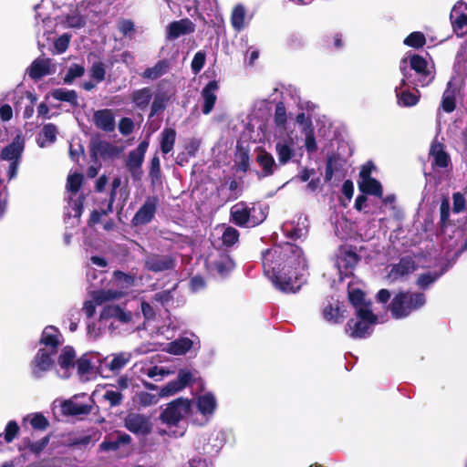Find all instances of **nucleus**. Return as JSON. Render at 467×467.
Here are the masks:
<instances>
[{"mask_svg": "<svg viewBox=\"0 0 467 467\" xmlns=\"http://www.w3.org/2000/svg\"><path fill=\"white\" fill-rule=\"evenodd\" d=\"M136 397L137 401L139 402L140 405L143 407H148L156 404L159 401V398L161 396H159V394H151L147 391H140L137 393Z\"/></svg>", "mask_w": 467, "mask_h": 467, "instance_id": "bf43d9fd", "label": "nucleus"}, {"mask_svg": "<svg viewBox=\"0 0 467 467\" xmlns=\"http://www.w3.org/2000/svg\"><path fill=\"white\" fill-rule=\"evenodd\" d=\"M442 275V273H423L420 274L416 281L417 285L421 289L428 288L431 284H433L439 277Z\"/></svg>", "mask_w": 467, "mask_h": 467, "instance_id": "3c124183", "label": "nucleus"}, {"mask_svg": "<svg viewBox=\"0 0 467 467\" xmlns=\"http://www.w3.org/2000/svg\"><path fill=\"white\" fill-rule=\"evenodd\" d=\"M416 268V263L411 256H403L398 264L392 265L390 275L397 279L413 273Z\"/></svg>", "mask_w": 467, "mask_h": 467, "instance_id": "5701e85b", "label": "nucleus"}, {"mask_svg": "<svg viewBox=\"0 0 467 467\" xmlns=\"http://www.w3.org/2000/svg\"><path fill=\"white\" fill-rule=\"evenodd\" d=\"M349 302L356 307L368 306L370 308V304L365 301V293L359 288H354L348 292Z\"/></svg>", "mask_w": 467, "mask_h": 467, "instance_id": "09e8293b", "label": "nucleus"}, {"mask_svg": "<svg viewBox=\"0 0 467 467\" xmlns=\"http://www.w3.org/2000/svg\"><path fill=\"white\" fill-rule=\"evenodd\" d=\"M57 353L47 348H39L30 362V368L32 375L38 379L43 376L44 373L50 370L54 365L52 358Z\"/></svg>", "mask_w": 467, "mask_h": 467, "instance_id": "39448f33", "label": "nucleus"}, {"mask_svg": "<svg viewBox=\"0 0 467 467\" xmlns=\"http://www.w3.org/2000/svg\"><path fill=\"white\" fill-rule=\"evenodd\" d=\"M171 99V95H169L165 91H159L155 94L153 101L150 105V112L149 115V119L153 118L155 115H158L163 112L167 107L168 102Z\"/></svg>", "mask_w": 467, "mask_h": 467, "instance_id": "2f4dec72", "label": "nucleus"}, {"mask_svg": "<svg viewBox=\"0 0 467 467\" xmlns=\"http://www.w3.org/2000/svg\"><path fill=\"white\" fill-rule=\"evenodd\" d=\"M246 10L241 4L236 5L231 14V25L234 31L241 32L245 27Z\"/></svg>", "mask_w": 467, "mask_h": 467, "instance_id": "473e14b6", "label": "nucleus"}, {"mask_svg": "<svg viewBox=\"0 0 467 467\" xmlns=\"http://www.w3.org/2000/svg\"><path fill=\"white\" fill-rule=\"evenodd\" d=\"M118 29L123 36H131L135 33L134 22L130 19H121L118 23Z\"/></svg>", "mask_w": 467, "mask_h": 467, "instance_id": "0e129e2a", "label": "nucleus"}, {"mask_svg": "<svg viewBox=\"0 0 467 467\" xmlns=\"http://www.w3.org/2000/svg\"><path fill=\"white\" fill-rule=\"evenodd\" d=\"M257 150L258 153L255 157V161L262 168V171L257 172V176L259 178L272 176L276 167L274 157L262 147H258Z\"/></svg>", "mask_w": 467, "mask_h": 467, "instance_id": "4468645a", "label": "nucleus"}, {"mask_svg": "<svg viewBox=\"0 0 467 467\" xmlns=\"http://www.w3.org/2000/svg\"><path fill=\"white\" fill-rule=\"evenodd\" d=\"M77 365L78 373L79 375H87L92 372L93 366L88 354L82 355L75 363Z\"/></svg>", "mask_w": 467, "mask_h": 467, "instance_id": "4d7b16f0", "label": "nucleus"}, {"mask_svg": "<svg viewBox=\"0 0 467 467\" xmlns=\"http://www.w3.org/2000/svg\"><path fill=\"white\" fill-rule=\"evenodd\" d=\"M85 74V67L79 64H72L64 77L66 84H71L78 78H81Z\"/></svg>", "mask_w": 467, "mask_h": 467, "instance_id": "8fccbe9b", "label": "nucleus"}, {"mask_svg": "<svg viewBox=\"0 0 467 467\" xmlns=\"http://www.w3.org/2000/svg\"><path fill=\"white\" fill-rule=\"evenodd\" d=\"M280 262L281 260L278 259L275 247L262 252V265L266 275H272L274 276L277 273L276 268L281 265Z\"/></svg>", "mask_w": 467, "mask_h": 467, "instance_id": "4be33fe9", "label": "nucleus"}, {"mask_svg": "<svg viewBox=\"0 0 467 467\" xmlns=\"http://www.w3.org/2000/svg\"><path fill=\"white\" fill-rule=\"evenodd\" d=\"M219 89V84L216 80L209 81L202 90V98L203 99V105L202 111L203 114H210L216 103V94L215 92Z\"/></svg>", "mask_w": 467, "mask_h": 467, "instance_id": "a211bd4d", "label": "nucleus"}, {"mask_svg": "<svg viewBox=\"0 0 467 467\" xmlns=\"http://www.w3.org/2000/svg\"><path fill=\"white\" fill-rule=\"evenodd\" d=\"M159 205V197L156 195L148 196L144 203L134 214L131 223L133 226L146 225L152 221Z\"/></svg>", "mask_w": 467, "mask_h": 467, "instance_id": "423d86ee", "label": "nucleus"}, {"mask_svg": "<svg viewBox=\"0 0 467 467\" xmlns=\"http://www.w3.org/2000/svg\"><path fill=\"white\" fill-rule=\"evenodd\" d=\"M24 149V140L17 137L1 150L0 159L10 161L7 171V177L9 181L16 177Z\"/></svg>", "mask_w": 467, "mask_h": 467, "instance_id": "20e7f679", "label": "nucleus"}, {"mask_svg": "<svg viewBox=\"0 0 467 467\" xmlns=\"http://www.w3.org/2000/svg\"><path fill=\"white\" fill-rule=\"evenodd\" d=\"M357 318H350L346 325V332L353 338H363L369 335L370 327L378 321V317L368 306L359 307L356 311Z\"/></svg>", "mask_w": 467, "mask_h": 467, "instance_id": "7ed1b4c3", "label": "nucleus"}, {"mask_svg": "<svg viewBox=\"0 0 467 467\" xmlns=\"http://www.w3.org/2000/svg\"><path fill=\"white\" fill-rule=\"evenodd\" d=\"M90 77L97 81L102 82L106 76V67L102 61L94 62L90 67Z\"/></svg>", "mask_w": 467, "mask_h": 467, "instance_id": "6e6d98bb", "label": "nucleus"}, {"mask_svg": "<svg viewBox=\"0 0 467 467\" xmlns=\"http://www.w3.org/2000/svg\"><path fill=\"white\" fill-rule=\"evenodd\" d=\"M305 147L309 153H314L317 150V144L315 138L314 129L310 126L306 129Z\"/></svg>", "mask_w": 467, "mask_h": 467, "instance_id": "e2e57ef3", "label": "nucleus"}, {"mask_svg": "<svg viewBox=\"0 0 467 467\" xmlns=\"http://www.w3.org/2000/svg\"><path fill=\"white\" fill-rule=\"evenodd\" d=\"M451 26L453 31L460 36H463L464 34H467V29L464 31V27L467 26V15L466 14H461L459 15L454 20L452 13L451 14Z\"/></svg>", "mask_w": 467, "mask_h": 467, "instance_id": "603ef678", "label": "nucleus"}, {"mask_svg": "<svg viewBox=\"0 0 467 467\" xmlns=\"http://www.w3.org/2000/svg\"><path fill=\"white\" fill-rule=\"evenodd\" d=\"M176 130L172 128H165L161 133V150L163 154L171 152L174 147Z\"/></svg>", "mask_w": 467, "mask_h": 467, "instance_id": "f704fd0d", "label": "nucleus"}, {"mask_svg": "<svg viewBox=\"0 0 467 467\" xmlns=\"http://www.w3.org/2000/svg\"><path fill=\"white\" fill-rule=\"evenodd\" d=\"M84 176L82 173L75 172L69 174L67 179V191L71 194H77L83 183Z\"/></svg>", "mask_w": 467, "mask_h": 467, "instance_id": "49530a36", "label": "nucleus"}, {"mask_svg": "<svg viewBox=\"0 0 467 467\" xmlns=\"http://www.w3.org/2000/svg\"><path fill=\"white\" fill-rule=\"evenodd\" d=\"M240 234L238 230L232 226H228L222 236L223 244L226 246H232L239 240Z\"/></svg>", "mask_w": 467, "mask_h": 467, "instance_id": "13d9d810", "label": "nucleus"}, {"mask_svg": "<svg viewBox=\"0 0 467 467\" xmlns=\"http://www.w3.org/2000/svg\"><path fill=\"white\" fill-rule=\"evenodd\" d=\"M118 154L116 146L106 140H98L92 142L90 145V157L92 160L97 161L98 156L103 159L111 158Z\"/></svg>", "mask_w": 467, "mask_h": 467, "instance_id": "aec40b11", "label": "nucleus"}, {"mask_svg": "<svg viewBox=\"0 0 467 467\" xmlns=\"http://www.w3.org/2000/svg\"><path fill=\"white\" fill-rule=\"evenodd\" d=\"M93 122L98 129L105 132H112L116 128L114 114L112 110L109 109L95 111L93 114Z\"/></svg>", "mask_w": 467, "mask_h": 467, "instance_id": "2eb2a0df", "label": "nucleus"}, {"mask_svg": "<svg viewBox=\"0 0 467 467\" xmlns=\"http://www.w3.org/2000/svg\"><path fill=\"white\" fill-rule=\"evenodd\" d=\"M452 212L454 213H460L463 212L466 209V200L464 195L460 192H456L452 194Z\"/></svg>", "mask_w": 467, "mask_h": 467, "instance_id": "338daca9", "label": "nucleus"}, {"mask_svg": "<svg viewBox=\"0 0 467 467\" xmlns=\"http://www.w3.org/2000/svg\"><path fill=\"white\" fill-rule=\"evenodd\" d=\"M274 120L277 127H284L287 121L286 109L283 102L276 104Z\"/></svg>", "mask_w": 467, "mask_h": 467, "instance_id": "052dcab7", "label": "nucleus"}, {"mask_svg": "<svg viewBox=\"0 0 467 467\" xmlns=\"http://www.w3.org/2000/svg\"><path fill=\"white\" fill-rule=\"evenodd\" d=\"M358 190L368 195H373L379 198L383 197V188L381 183L375 178H370L363 181H358Z\"/></svg>", "mask_w": 467, "mask_h": 467, "instance_id": "c756f323", "label": "nucleus"}, {"mask_svg": "<svg viewBox=\"0 0 467 467\" xmlns=\"http://www.w3.org/2000/svg\"><path fill=\"white\" fill-rule=\"evenodd\" d=\"M217 402L213 393H205L197 399L199 411L206 417L212 416L216 410Z\"/></svg>", "mask_w": 467, "mask_h": 467, "instance_id": "c85d7f7f", "label": "nucleus"}, {"mask_svg": "<svg viewBox=\"0 0 467 467\" xmlns=\"http://www.w3.org/2000/svg\"><path fill=\"white\" fill-rule=\"evenodd\" d=\"M205 59L206 55L203 51H198L195 53L191 63L192 71L194 74H198L202 69L205 64Z\"/></svg>", "mask_w": 467, "mask_h": 467, "instance_id": "774afa93", "label": "nucleus"}, {"mask_svg": "<svg viewBox=\"0 0 467 467\" xmlns=\"http://www.w3.org/2000/svg\"><path fill=\"white\" fill-rule=\"evenodd\" d=\"M103 398L109 401L111 407L119 406L123 401V395L121 392L112 389L106 390Z\"/></svg>", "mask_w": 467, "mask_h": 467, "instance_id": "69168bd1", "label": "nucleus"}, {"mask_svg": "<svg viewBox=\"0 0 467 467\" xmlns=\"http://www.w3.org/2000/svg\"><path fill=\"white\" fill-rule=\"evenodd\" d=\"M275 151L281 165L286 164L295 156L294 149L285 141L276 142Z\"/></svg>", "mask_w": 467, "mask_h": 467, "instance_id": "79ce46f5", "label": "nucleus"}, {"mask_svg": "<svg viewBox=\"0 0 467 467\" xmlns=\"http://www.w3.org/2000/svg\"><path fill=\"white\" fill-rule=\"evenodd\" d=\"M192 344L189 337H180L168 344V352L172 355H184L192 348Z\"/></svg>", "mask_w": 467, "mask_h": 467, "instance_id": "72a5a7b5", "label": "nucleus"}, {"mask_svg": "<svg viewBox=\"0 0 467 467\" xmlns=\"http://www.w3.org/2000/svg\"><path fill=\"white\" fill-rule=\"evenodd\" d=\"M195 31V24L189 18L171 22L166 28V38L175 40L182 36L192 34Z\"/></svg>", "mask_w": 467, "mask_h": 467, "instance_id": "f8f14e48", "label": "nucleus"}, {"mask_svg": "<svg viewBox=\"0 0 467 467\" xmlns=\"http://www.w3.org/2000/svg\"><path fill=\"white\" fill-rule=\"evenodd\" d=\"M191 409L192 402L189 399L177 398L168 403L159 416L166 429L160 431L159 433L182 438L185 434L187 425L184 417L190 413Z\"/></svg>", "mask_w": 467, "mask_h": 467, "instance_id": "f257e3e1", "label": "nucleus"}, {"mask_svg": "<svg viewBox=\"0 0 467 467\" xmlns=\"http://www.w3.org/2000/svg\"><path fill=\"white\" fill-rule=\"evenodd\" d=\"M395 91L399 104L403 107L415 106L420 100V96L410 92V90L399 91V88H396Z\"/></svg>", "mask_w": 467, "mask_h": 467, "instance_id": "c03bdc74", "label": "nucleus"}, {"mask_svg": "<svg viewBox=\"0 0 467 467\" xmlns=\"http://www.w3.org/2000/svg\"><path fill=\"white\" fill-rule=\"evenodd\" d=\"M169 68V62L166 59L159 60L154 67L146 68L142 73V78L148 79H157L166 74Z\"/></svg>", "mask_w": 467, "mask_h": 467, "instance_id": "58836bf2", "label": "nucleus"}, {"mask_svg": "<svg viewBox=\"0 0 467 467\" xmlns=\"http://www.w3.org/2000/svg\"><path fill=\"white\" fill-rule=\"evenodd\" d=\"M346 162V160L338 153L328 155L326 161L325 182H330L334 176H337L338 179L344 178Z\"/></svg>", "mask_w": 467, "mask_h": 467, "instance_id": "9b49d317", "label": "nucleus"}, {"mask_svg": "<svg viewBox=\"0 0 467 467\" xmlns=\"http://www.w3.org/2000/svg\"><path fill=\"white\" fill-rule=\"evenodd\" d=\"M403 43L408 47L419 49L425 46L426 37L422 32L415 31L408 35Z\"/></svg>", "mask_w": 467, "mask_h": 467, "instance_id": "a18cd8bd", "label": "nucleus"}, {"mask_svg": "<svg viewBox=\"0 0 467 467\" xmlns=\"http://www.w3.org/2000/svg\"><path fill=\"white\" fill-rule=\"evenodd\" d=\"M90 409L91 407L89 405L74 402L71 400H67L61 404V412L67 416L88 414Z\"/></svg>", "mask_w": 467, "mask_h": 467, "instance_id": "7c9ffc66", "label": "nucleus"}, {"mask_svg": "<svg viewBox=\"0 0 467 467\" xmlns=\"http://www.w3.org/2000/svg\"><path fill=\"white\" fill-rule=\"evenodd\" d=\"M149 178L151 186L155 187L156 185L161 184V162L157 153L150 160L149 166Z\"/></svg>", "mask_w": 467, "mask_h": 467, "instance_id": "a19ab883", "label": "nucleus"}, {"mask_svg": "<svg viewBox=\"0 0 467 467\" xmlns=\"http://www.w3.org/2000/svg\"><path fill=\"white\" fill-rule=\"evenodd\" d=\"M250 214H251V226H256L262 223L267 216V213L265 212V208H264L261 204L253 203L252 207H250Z\"/></svg>", "mask_w": 467, "mask_h": 467, "instance_id": "de8ad7c7", "label": "nucleus"}, {"mask_svg": "<svg viewBox=\"0 0 467 467\" xmlns=\"http://www.w3.org/2000/svg\"><path fill=\"white\" fill-rule=\"evenodd\" d=\"M28 76L35 80L50 74V59L49 58H37L32 62L28 68Z\"/></svg>", "mask_w": 467, "mask_h": 467, "instance_id": "cd10ccee", "label": "nucleus"}, {"mask_svg": "<svg viewBox=\"0 0 467 467\" xmlns=\"http://www.w3.org/2000/svg\"><path fill=\"white\" fill-rule=\"evenodd\" d=\"M120 293L112 290H98L92 293L93 301H86L83 306V311L88 318L94 316L96 312L95 303L101 305L105 302L114 300L119 296Z\"/></svg>", "mask_w": 467, "mask_h": 467, "instance_id": "9d476101", "label": "nucleus"}, {"mask_svg": "<svg viewBox=\"0 0 467 467\" xmlns=\"http://www.w3.org/2000/svg\"><path fill=\"white\" fill-rule=\"evenodd\" d=\"M451 88L452 82L449 81L441 98V108L447 113H451L456 109L455 90Z\"/></svg>", "mask_w": 467, "mask_h": 467, "instance_id": "4c0bfd02", "label": "nucleus"}, {"mask_svg": "<svg viewBox=\"0 0 467 467\" xmlns=\"http://www.w3.org/2000/svg\"><path fill=\"white\" fill-rule=\"evenodd\" d=\"M238 161L236 162L238 171L243 172H246L250 168V156L248 150L240 149L239 154L237 156Z\"/></svg>", "mask_w": 467, "mask_h": 467, "instance_id": "680f3d73", "label": "nucleus"}, {"mask_svg": "<svg viewBox=\"0 0 467 467\" xmlns=\"http://www.w3.org/2000/svg\"><path fill=\"white\" fill-rule=\"evenodd\" d=\"M148 147L149 141L144 140L139 143L135 150H130L126 160V168L142 166Z\"/></svg>", "mask_w": 467, "mask_h": 467, "instance_id": "a878e982", "label": "nucleus"}, {"mask_svg": "<svg viewBox=\"0 0 467 467\" xmlns=\"http://www.w3.org/2000/svg\"><path fill=\"white\" fill-rule=\"evenodd\" d=\"M410 67L420 78H424V79L431 75V72L428 69V62L420 55L414 54L410 57Z\"/></svg>", "mask_w": 467, "mask_h": 467, "instance_id": "c9c22d12", "label": "nucleus"}, {"mask_svg": "<svg viewBox=\"0 0 467 467\" xmlns=\"http://www.w3.org/2000/svg\"><path fill=\"white\" fill-rule=\"evenodd\" d=\"M113 212V203L112 200H109V203L106 209H102L101 211L93 210L90 213L89 219L88 221V224L89 226L95 225L99 223L101 220L102 215H107Z\"/></svg>", "mask_w": 467, "mask_h": 467, "instance_id": "864d4df0", "label": "nucleus"}, {"mask_svg": "<svg viewBox=\"0 0 467 467\" xmlns=\"http://www.w3.org/2000/svg\"><path fill=\"white\" fill-rule=\"evenodd\" d=\"M51 96L56 100L68 102L73 107L78 106V93L74 89L67 90L62 88H55L51 91Z\"/></svg>", "mask_w": 467, "mask_h": 467, "instance_id": "e433bc0d", "label": "nucleus"}, {"mask_svg": "<svg viewBox=\"0 0 467 467\" xmlns=\"http://www.w3.org/2000/svg\"><path fill=\"white\" fill-rule=\"evenodd\" d=\"M274 277L277 287L285 293H296L302 286L301 277L296 274L292 276L286 274L279 275L277 272Z\"/></svg>", "mask_w": 467, "mask_h": 467, "instance_id": "f3484780", "label": "nucleus"}, {"mask_svg": "<svg viewBox=\"0 0 467 467\" xmlns=\"http://www.w3.org/2000/svg\"><path fill=\"white\" fill-rule=\"evenodd\" d=\"M61 333L58 328L54 326H47L42 331L39 338V344L43 345V348H47L53 353H57L61 345L60 341Z\"/></svg>", "mask_w": 467, "mask_h": 467, "instance_id": "ddd939ff", "label": "nucleus"}, {"mask_svg": "<svg viewBox=\"0 0 467 467\" xmlns=\"http://www.w3.org/2000/svg\"><path fill=\"white\" fill-rule=\"evenodd\" d=\"M430 156L433 158V167L447 168L451 163L450 155L446 152L444 145L436 140L431 143Z\"/></svg>", "mask_w": 467, "mask_h": 467, "instance_id": "412c9836", "label": "nucleus"}, {"mask_svg": "<svg viewBox=\"0 0 467 467\" xmlns=\"http://www.w3.org/2000/svg\"><path fill=\"white\" fill-rule=\"evenodd\" d=\"M337 257L338 267L343 268L346 273H352L361 260V256L357 253V247L351 244L340 245Z\"/></svg>", "mask_w": 467, "mask_h": 467, "instance_id": "0eeeda50", "label": "nucleus"}, {"mask_svg": "<svg viewBox=\"0 0 467 467\" xmlns=\"http://www.w3.org/2000/svg\"><path fill=\"white\" fill-rule=\"evenodd\" d=\"M231 221L239 227L251 226L250 207L244 202L234 204L230 210Z\"/></svg>", "mask_w": 467, "mask_h": 467, "instance_id": "dca6fc26", "label": "nucleus"}, {"mask_svg": "<svg viewBox=\"0 0 467 467\" xmlns=\"http://www.w3.org/2000/svg\"><path fill=\"white\" fill-rule=\"evenodd\" d=\"M76 351L72 346L63 348L61 354L58 356V365L61 368L68 369L75 366Z\"/></svg>", "mask_w": 467, "mask_h": 467, "instance_id": "ea45409f", "label": "nucleus"}, {"mask_svg": "<svg viewBox=\"0 0 467 467\" xmlns=\"http://www.w3.org/2000/svg\"><path fill=\"white\" fill-rule=\"evenodd\" d=\"M57 129L53 123L45 124L39 133V137H43L44 140H38V145L43 148L46 146V142L54 143L57 140Z\"/></svg>", "mask_w": 467, "mask_h": 467, "instance_id": "37998d69", "label": "nucleus"}, {"mask_svg": "<svg viewBox=\"0 0 467 467\" xmlns=\"http://www.w3.org/2000/svg\"><path fill=\"white\" fill-rule=\"evenodd\" d=\"M153 93L150 87L135 89L130 94V100L135 107L140 110H144L148 108Z\"/></svg>", "mask_w": 467, "mask_h": 467, "instance_id": "bb28decb", "label": "nucleus"}, {"mask_svg": "<svg viewBox=\"0 0 467 467\" xmlns=\"http://www.w3.org/2000/svg\"><path fill=\"white\" fill-rule=\"evenodd\" d=\"M426 304V296L421 292L400 291L391 299L388 308L391 317L401 319L420 309Z\"/></svg>", "mask_w": 467, "mask_h": 467, "instance_id": "f03ea898", "label": "nucleus"}, {"mask_svg": "<svg viewBox=\"0 0 467 467\" xmlns=\"http://www.w3.org/2000/svg\"><path fill=\"white\" fill-rule=\"evenodd\" d=\"M36 431H45L49 427V420L41 412L27 414L22 420V427L26 430L27 426Z\"/></svg>", "mask_w": 467, "mask_h": 467, "instance_id": "b1692460", "label": "nucleus"}, {"mask_svg": "<svg viewBox=\"0 0 467 467\" xmlns=\"http://www.w3.org/2000/svg\"><path fill=\"white\" fill-rule=\"evenodd\" d=\"M176 265L172 255L150 254L145 259V267L153 273L171 270Z\"/></svg>", "mask_w": 467, "mask_h": 467, "instance_id": "1a4fd4ad", "label": "nucleus"}, {"mask_svg": "<svg viewBox=\"0 0 467 467\" xmlns=\"http://www.w3.org/2000/svg\"><path fill=\"white\" fill-rule=\"evenodd\" d=\"M346 309L343 303L336 301L334 304L328 303L324 306L322 316L324 319L332 324H341L346 318Z\"/></svg>", "mask_w": 467, "mask_h": 467, "instance_id": "6ab92c4d", "label": "nucleus"}, {"mask_svg": "<svg viewBox=\"0 0 467 467\" xmlns=\"http://www.w3.org/2000/svg\"><path fill=\"white\" fill-rule=\"evenodd\" d=\"M275 249L278 254V259L282 262H285L288 259H298L303 254L302 249L290 242H285L275 246Z\"/></svg>", "mask_w": 467, "mask_h": 467, "instance_id": "393cba45", "label": "nucleus"}, {"mask_svg": "<svg viewBox=\"0 0 467 467\" xmlns=\"http://www.w3.org/2000/svg\"><path fill=\"white\" fill-rule=\"evenodd\" d=\"M450 218V201L448 197H443L440 206V226L445 229L448 226Z\"/></svg>", "mask_w": 467, "mask_h": 467, "instance_id": "5fc2aeb1", "label": "nucleus"}, {"mask_svg": "<svg viewBox=\"0 0 467 467\" xmlns=\"http://www.w3.org/2000/svg\"><path fill=\"white\" fill-rule=\"evenodd\" d=\"M125 427L136 435H148L150 433L152 424L150 418L144 414L129 413L124 420Z\"/></svg>", "mask_w": 467, "mask_h": 467, "instance_id": "6e6552de", "label": "nucleus"}]
</instances>
